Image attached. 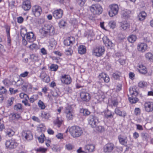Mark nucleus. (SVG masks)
<instances>
[{"label":"nucleus","instance_id":"29","mask_svg":"<svg viewBox=\"0 0 153 153\" xmlns=\"http://www.w3.org/2000/svg\"><path fill=\"white\" fill-rule=\"evenodd\" d=\"M104 43L105 46L111 47L112 46V43L110 41L106 36H104L102 38Z\"/></svg>","mask_w":153,"mask_h":153},{"label":"nucleus","instance_id":"4","mask_svg":"<svg viewBox=\"0 0 153 153\" xmlns=\"http://www.w3.org/2000/svg\"><path fill=\"white\" fill-rule=\"evenodd\" d=\"M132 88L130 87L129 89V91L131 95V97H129L128 99L130 102L131 103H135L138 100V99L136 97L137 95V93L134 91Z\"/></svg>","mask_w":153,"mask_h":153},{"label":"nucleus","instance_id":"32","mask_svg":"<svg viewBox=\"0 0 153 153\" xmlns=\"http://www.w3.org/2000/svg\"><path fill=\"white\" fill-rule=\"evenodd\" d=\"M20 115L19 114H11L10 115V120H17L20 118Z\"/></svg>","mask_w":153,"mask_h":153},{"label":"nucleus","instance_id":"3","mask_svg":"<svg viewBox=\"0 0 153 153\" xmlns=\"http://www.w3.org/2000/svg\"><path fill=\"white\" fill-rule=\"evenodd\" d=\"M90 10L94 15L101 14L103 10L101 6L99 4H93L89 7Z\"/></svg>","mask_w":153,"mask_h":153},{"label":"nucleus","instance_id":"6","mask_svg":"<svg viewBox=\"0 0 153 153\" xmlns=\"http://www.w3.org/2000/svg\"><path fill=\"white\" fill-rule=\"evenodd\" d=\"M67 119L68 120H72L74 116L73 109L71 105H68L65 107L64 111Z\"/></svg>","mask_w":153,"mask_h":153},{"label":"nucleus","instance_id":"63","mask_svg":"<svg viewBox=\"0 0 153 153\" xmlns=\"http://www.w3.org/2000/svg\"><path fill=\"white\" fill-rule=\"evenodd\" d=\"M73 51L71 49H68L65 51V53L68 55H71L73 53Z\"/></svg>","mask_w":153,"mask_h":153},{"label":"nucleus","instance_id":"8","mask_svg":"<svg viewBox=\"0 0 153 153\" xmlns=\"http://www.w3.org/2000/svg\"><path fill=\"white\" fill-rule=\"evenodd\" d=\"M18 145L16 141L14 139L7 140L5 143L6 148L12 149L15 148Z\"/></svg>","mask_w":153,"mask_h":153},{"label":"nucleus","instance_id":"40","mask_svg":"<svg viewBox=\"0 0 153 153\" xmlns=\"http://www.w3.org/2000/svg\"><path fill=\"white\" fill-rule=\"evenodd\" d=\"M5 133L6 135L9 137L12 136L15 134L14 131L12 129L10 128L7 129L5 131Z\"/></svg>","mask_w":153,"mask_h":153},{"label":"nucleus","instance_id":"39","mask_svg":"<svg viewBox=\"0 0 153 153\" xmlns=\"http://www.w3.org/2000/svg\"><path fill=\"white\" fill-rule=\"evenodd\" d=\"M145 57L146 59L151 62H153V54L152 53L148 52L145 54Z\"/></svg>","mask_w":153,"mask_h":153},{"label":"nucleus","instance_id":"16","mask_svg":"<svg viewBox=\"0 0 153 153\" xmlns=\"http://www.w3.org/2000/svg\"><path fill=\"white\" fill-rule=\"evenodd\" d=\"M63 11L61 9L55 10L53 13V17L56 19L61 18L63 16Z\"/></svg>","mask_w":153,"mask_h":153},{"label":"nucleus","instance_id":"19","mask_svg":"<svg viewBox=\"0 0 153 153\" xmlns=\"http://www.w3.org/2000/svg\"><path fill=\"white\" fill-rule=\"evenodd\" d=\"M80 97L83 101H88L91 99L89 94L85 91H82L80 93Z\"/></svg>","mask_w":153,"mask_h":153},{"label":"nucleus","instance_id":"46","mask_svg":"<svg viewBox=\"0 0 153 153\" xmlns=\"http://www.w3.org/2000/svg\"><path fill=\"white\" fill-rule=\"evenodd\" d=\"M46 128L45 126L43 124H41L39 125L38 128V130L40 131L41 132H43L46 130Z\"/></svg>","mask_w":153,"mask_h":153},{"label":"nucleus","instance_id":"45","mask_svg":"<svg viewBox=\"0 0 153 153\" xmlns=\"http://www.w3.org/2000/svg\"><path fill=\"white\" fill-rule=\"evenodd\" d=\"M38 96L37 95H33L29 98L30 103H33L38 98Z\"/></svg>","mask_w":153,"mask_h":153},{"label":"nucleus","instance_id":"5","mask_svg":"<svg viewBox=\"0 0 153 153\" xmlns=\"http://www.w3.org/2000/svg\"><path fill=\"white\" fill-rule=\"evenodd\" d=\"M110 10L108 12V15L111 17L116 15L118 13L119 7L118 4H112L109 5Z\"/></svg>","mask_w":153,"mask_h":153},{"label":"nucleus","instance_id":"38","mask_svg":"<svg viewBox=\"0 0 153 153\" xmlns=\"http://www.w3.org/2000/svg\"><path fill=\"white\" fill-rule=\"evenodd\" d=\"M137 39V36L134 35H131L128 38V41L131 43H134Z\"/></svg>","mask_w":153,"mask_h":153},{"label":"nucleus","instance_id":"26","mask_svg":"<svg viewBox=\"0 0 153 153\" xmlns=\"http://www.w3.org/2000/svg\"><path fill=\"white\" fill-rule=\"evenodd\" d=\"M118 140L120 143L123 145H126L127 142V137L121 135L119 136Z\"/></svg>","mask_w":153,"mask_h":153},{"label":"nucleus","instance_id":"44","mask_svg":"<svg viewBox=\"0 0 153 153\" xmlns=\"http://www.w3.org/2000/svg\"><path fill=\"white\" fill-rule=\"evenodd\" d=\"M27 30L25 27H24L21 28L20 30V33L22 37L25 36V35L27 33Z\"/></svg>","mask_w":153,"mask_h":153},{"label":"nucleus","instance_id":"10","mask_svg":"<svg viewBox=\"0 0 153 153\" xmlns=\"http://www.w3.org/2000/svg\"><path fill=\"white\" fill-rule=\"evenodd\" d=\"M60 80L62 83L66 85L70 84L72 81L70 76L68 74H63L61 76Z\"/></svg>","mask_w":153,"mask_h":153},{"label":"nucleus","instance_id":"23","mask_svg":"<svg viewBox=\"0 0 153 153\" xmlns=\"http://www.w3.org/2000/svg\"><path fill=\"white\" fill-rule=\"evenodd\" d=\"M137 69L138 71L142 74H145L147 72L146 67L142 64H139L137 66Z\"/></svg>","mask_w":153,"mask_h":153},{"label":"nucleus","instance_id":"20","mask_svg":"<svg viewBox=\"0 0 153 153\" xmlns=\"http://www.w3.org/2000/svg\"><path fill=\"white\" fill-rule=\"evenodd\" d=\"M23 137L27 141H30L33 139V136L31 132L30 131H24L22 134Z\"/></svg>","mask_w":153,"mask_h":153},{"label":"nucleus","instance_id":"7","mask_svg":"<svg viewBox=\"0 0 153 153\" xmlns=\"http://www.w3.org/2000/svg\"><path fill=\"white\" fill-rule=\"evenodd\" d=\"M105 48L103 46H99L94 48L93 50V54L94 56L100 57L104 54Z\"/></svg>","mask_w":153,"mask_h":153},{"label":"nucleus","instance_id":"30","mask_svg":"<svg viewBox=\"0 0 153 153\" xmlns=\"http://www.w3.org/2000/svg\"><path fill=\"white\" fill-rule=\"evenodd\" d=\"M78 53L81 55L85 54L86 51L85 46L83 45H79L78 48Z\"/></svg>","mask_w":153,"mask_h":153},{"label":"nucleus","instance_id":"60","mask_svg":"<svg viewBox=\"0 0 153 153\" xmlns=\"http://www.w3.org/2000/svg\"><path fill=\"white\" fill-rule=\"evenodd\" d=\"M9 91L11 94H15L19 92L18 90H14V89L12 88H10L9 89Z\"/></svg>","mask_w":153,"mask_h":153},{"label":"nucleus","instance_id":"33","mask_svg":"<svg viewBox=\"0 0 153 153\" xmlns=\"http://www.w3.org/2000/svg\"><path fill=\"white\" fill-rule=\"evenodd\" d=\"M115 112L117 114L123 117H124L126 115V113L125 111H121L118 108L115 109Z\"/></svg>","mask_w":153,"mask_h":153},{"label":"nucleus","instance_id":"11","mask_svg":"<svg viewBox=\"0 0 153 153\" xmlns=\"http://www.w3.org/2000/svg\"><path fill=\"white\" fill-rule=\"evenodd\" d=\"M137 49L139 52L143 53L147 51L148 45L146 43L144 42L139 43L137 45Z\"/></svg>","mask_w":153,"mask_h":153},{"label":"nucleus","instance_id":"25","mask_svg":"<svg viewBox=\"0 0 153 153\" xmlns=\"http://www.w3.org/2000/svg\"><path fill=\"white\" fill-rule=\"evenodd\" d=\"M40 77L42 80L45 82L48 83L50 80L49 76L44 72H42L40 74Z\"/></svg>","mask_w":153,"mask_h":153},{"label":"nucleus","instance_id":"2","mask_svg":"<svg viewBox=\"0 0 153 153\" xmlns=\"http://www.w3.org/2000/svg\"><path fill=\"white\" fill-rule=\"evenodd\" d=\"M69 131L74 138H77L81 136L83 133L81 128L77 126H73L69 128Z\"/></svg>","mask_w":153,"mask_h":153},{"label":"nucleus","instance_id":"28","mask_svg":"<svg viewBox=\"0 0 153 153\" xmlns=\"http://www.w3.org/2000/svg\"><path fill=\"white\" fill-rule=\"evenodd\" d=\"M120 27L123 30L128 29L130 27V24L126 21H123L120 23Z\"/></svg>","mask_w":153,"mask_h":153},{"label":"nucleus","instance_id":"36","mask_svg":"<svg viewBox=\"0 0 153 153\" xmlns=\"http://www.w3.org/2000/svg\"><path fill=\"white\" fill-rule=\"evenodd\" d=\"M85 149L88 152H92L94 151L95 146L93 144H88L85 146Z\"/></svg>","mask_w":153,"mask_h":153},{"label":"nucleus","instance_id":"24","mask_svg":"<svg viewBox=\"0 0 153 153\" xmlns=\"http://www.w3.org/2000/svg\"><path fill=\"white\" fill-rule=\"evenodd\" d=\"M75 38L73 37H70L65 39L64 42V44L66 46L73 45L75 42Z\"/></svg>","mask_w":153,"mask_h":153},{"label":"nucleus","instance_id":"18","mask_svg":"<svg viewBox=\"0 0 153 153\" xmlns=\"http://www.w3.org/2000/svg\"><path fill=\"white\" fill-rule=\"evenodd\" d=\"M25 37L28 42H33L36 39V36L32 32H28Z\"/></svg>","mask_w":153,"mask_h":153},{"label":"nucleus","instance_id":"58","mask_svg":"<svg viewBox=\"0 0 153 153\" xmlns=\"http://www.w3.org/2000/svg\"><path fill=\"white\" fill-rule=\"evenodd\" d=\"M14 109L18 111L22 109V105L21 104L18 103L14 107Z\"/></svg>","mask_w":153,"mask_h":153},{"label":"nucleus","instance_id":"22","mask_svg":"<svg viewBox=\"0 0 153 153\" xmlns=\"http://www.w3.org/2000/svg\"><path fill=\"white\" fill-rule=\"evenodd\" d=\"M31 6L30 1L29 0H26L23 2L22 7L25 10H29Z\"/></svg>","mask_w":153,"mask_h":153},{"label":"nucleus","instance_id":"43","mask_svg":"<svg viewBox=\"0 0 153 153\" xmlns=\"http://www.w3.org/2000/svg\"><path fill=\"white\" fill-rule=\"evenodd\" d=\"M47 149L42 147H40L35 149L37 152L45 153L47 151Z\"/></svg>","mask_w":153,"mask_h":153},{"label":"nucleus","instance_id":"14","mask_svg":"<svg viewBox=\"0 0 153 153\" xmlns=\"http://www.w3.org/2000/svg\"><path fill=\"white\" fill-rule=\"evenodd\" d=\"M115 148L113 143H108L105 145L103 147L104 151L106 153L111 152Z\"/></svg>","mask_w":153,"mask_h":153},{"label":"nucleus","instance_id":"31","mask_svg":"<svg viewBox=\"0 0 153 153\" xmlns=\"http://www.w3.org/2000/svg\"><path fill=\"white\" fill-rule=\"evenodd\" d=\"M36 136L39 143H42L44 142L45 137L43 132H39V135H37Z\"/></svg>","mask_w":153,"mask_h":153},{"label":"nucleus","instance_id":"15","mask_svg":"<svg viewBox=\"0 0 153 153\" xmlns=\"http://www.w3.org/2000/svg\"><path fill=\"white\" fill-rule=\"evenodd\" d=\"M19 97L21 99L23 100L22 102L25 105L30 106V104L28 102V100L29 99V97L26 94L24 93H21L19 94Z\"/></svg>","mask_w":153,"mask_h":153},{"label":"nucleus","instance_id":"55","mask_svg":"<svg viewBox=\"0 0 153 153\" xmlns=\"http://www.w3.org/2000/svg\"><path fill=\"white\" fill-rule=\"evenodd\" d=\"M141 113V110L139 108H136L134 110V114L136 116L139 115Z\"/></svg>","mask_w":153,"mask_h":153},{"label":"nucleus","instance_id":"57","mask_svg":"<svg viewBox=\"0 0 153 153\" xmlns=\"http://www.w3.org/2000/svg\"><path fill=\"white\" fill-rule=\"evenodd\" d=\"M108 25L111 28L114 29L116 26V22L114 21H111L109 22Z\"/></svg>","mask_w":153,"mask_h":153},{"label":"nucleus","instance_id":"53","mask_svg":"<svg viewBox=\"0 0 153 153\" xmlns=\"http://www.w3.org/2000/svg\"><path fill=\"white\" fill-rule=\"evenodd\" d=\"M37 45L36 44L32 43L28 46V48L30 50H34L37 48Z\"/></svg>","mask_w":153,"mask_h":153},{"label":"nucleus","instance_id":"56","mask_svg":"<svg viewBox=\"0 0 153 153\" xmlns=\"http://www.w3.org/2000/svg\"><path fill=\"white\" fill-rule=\"evenodd\" d=\"M97 131L99 132H102L105 131V128L102 126H99L96 127Z\"/></svg>","mask_w":153,"mask_h":153},{"label":"nucleus","instance_id":"12","mask_svg":"<svg viewBox=\"0 0 153 153\" xmlns=\"http://www.w3.org/2000/svg\"><path fill=\"white\" fill-rule=\"evenodd\" d=\"M94 97L95 99L97 100L96 102H99L103 101L105 97V96L103 92L99 91L97 93L94 94Z\"/></svg>","mask_w":153,"mask_h":153},{"label":"nucleus","instance_id":"59","mask_svg":"<svg viewBox=\"0 0 153 153\" xmlns=\"http://www.w3.org/2000/svg\"><path fill=\"white\" fill-rule=\"evenodd\" d=\"M65 147L66 149L68 150H71L74 149V146L71 144L69 143L66 144L65 146Z\"/></svg>","mask_w":153,"mask_h":153},{"label":"nucleus","instance_id":"37","mask_svg":"<svg viewBox=\"0 0 153 153\" xmlns=\"http://www.w3.org/2000/svg\"><path fill=\"white\" fill-rule=\"evenodd\" d=\"M63 120L61 117H57L56 119L54 121V123L59 127L61 125Z\"/></svg>","mask_w":153,"mask_h":153},{"label":"nucleus","instance_id":"13","mask_svg":"<svg viewBox=\"0 0 153 153\" xmlns=\"http://www.w3.org/2000/svg\"><path fill=\"white\" fill-rule=\"evenodd\" d=\"M32 11L33 14L36 17H38L41 15L42 12V10L40 7L36 5L32 7Z\"/></svg>","mask_w":153,"mask_h":153},{"label":"nucleus","instance_id":"47","mask_svg":"<svg viewBox=\"0 0 153 153\" xmlns=\"http://www.w3.org/2000/svg\"><path fill=\"white\" fill-rule=\"evenodd\" d=\"M80 112L81 113H82L84 115H88L90 113V112L86 109H81Z\"/></svg>","mask_w":153,"mask_h":153},{"label":"nucleus","instance_id":"51","mask_svg":"<svg viewBox=\"0 0 153 153\" xmlns=\"http://www.w3.org/2000/svg\"><path fill=\"white\" fill-rule=\"evenodd\" d=\"M4 27L6 29L7 36H10V26L8 25H6L4 26Z\"/></svg>","mask_w":153,"mask_h":153},{"label":"nucleus","instance_id":"34","mask_svg":"<svg viewBox=\"0 0 153 153\" xmlns=\"http://www.w3.org/2000/svg\"><path fill=\"white\" fill-rule=\"evenodd\" d=\"M146 16V13L145 11H141L138 15V19L140 21H143L145 19Z\"/></svg>","mask_w":153,"mask_h":153},{"label":"nucleus","instance_id":"35","mask_svg":"<svg viewBox=\"0 0 153 153\" xmlns=\"http://www.w3.org/2000/svg\"><path fill=\"white\" fill-rule=\"evenodd\" d=\"M41 116L42 118L45 120H47L50 118L51 116L49 113L42 111V112Z\"/></svg>","mask_w":153,"mask_h":153},{"label":"nucleus","instance_id":"64","mask_svg":"<svg viewBox=\"0 0 153 153\" xmlns=\"http://www.w3.org/2000/svg\"><path fill=\"white\" fill-rule=\"evenodd\" d=\"M56 137L58 139H62L63 138V134L61 133H58L56 135Z\"/></svg>","mask_w":153,"mask_h":153},{"label":"nucleus","instance_id":"1","mask_svg":"<svg viewBox=\"0 0 153 153\" xmlns=\"http://www.w3.org/2000/svg\"><path fill=\"white\" fill-rule=\"evenodd\" d=\"M40 31L41 33L44 36H45L46 34L52 36L55 33L54 27L51 25H45Z\"/></svg>","mask_w":153,"mask_h":153},{"label":"nucleus","instance_id":"49","mask_svg":"<svg viewBox=\"0 0 153 153\" xmlns=\"http://www.w3.org/2000/svg\"><path fill=\"white\" fill-rule=\"evenodd\" d=\"M113 76L115 79H117L121 76V73L120 72L117 71L113 74Z\"/></svg>","mask_w":153,"mask_h":153},{"label":"nucleus","instance_id":"17","mask_svg":"<svg viewBox=\"0 0 153 153\" xmlns=\"http://www.w3.org/2000/svg\"><path fill=\"white\" fill-rule=\"evenodd\" d=\"M144 108L146 111L147 112H151L153 111V102H146L144 104Z\"/></svg>","mask_w":153,"mask_h":153},{"label":"nucleus","instance_id":"41","mask_svg":"<svg viewBox=\"0 0 153 153\" xmlns=\"http://www.w3.org/2000/svg\"><path fill=\"white\" fill-rule=\"evenodd\" d=\"M114 114L108 109L104 111L105 116L106 117H113Z\"/></svg>","mask_w":153,"mask_h":153},{"label":"nucleus","instance_id":"9","mask_svg":"<svg viewBox=\"0 0 153 153\" xmlns=\"http://www.w3.org/2000/svg\"><path fill=\"white\" fill-rule=\"evenodd\" d=\"M88 121L89 124L93 128L95 127L99 123L98 117L94 116H90Z\"/></svg>","mask_w":153,"mask_h":153},{"label":"nucleus","instance_id":"50","mask_svg":"<svg viewBox=\"0 0 153 153\" xmlns=\"http://www.w3.org/2000/svg\"><path fill=\"white\" fill-rule=\"evenodd\" d=\"M87 0H76L77 4L81 7L83 6Z\"/></svg>","mask_w":153,"mask_h":153},{"label":"nucleus","instance_id":"21","mask_svg":"<svg viewBox=\"0 0 153 153\" xmlns=\"http://www.w3.org/2000/svg\"><path fill=\"white\" fill-rule=\"evenodd\" d=\"M98 78L101 82L104 81L106 83L108 82L110 80L108 76L104 73L100 74L98 76Z\"/></svg>","mask_w":153,"mask_h":153},{"label":"nucleus","instance_id":"48","mask_svg":"<svg viewBox=\"0 0 153 153\" xmlns=\"http://www.w3.org/2000/svg\"><path fill=\"white\" fill-rule=\"evenodd\" d=\"M38 105L39 107L41 109H44L45 108V106L44 103L40 100H39L38 102Z\"/></svg>","mask_w":153,"mask_h":153},{"label":"nucleus","instance_id":"61","mask_svg":"<svg viewBox=\"0 0 153 153\" xmlns=\"http://www.w3.org/2000/svg\"><path fill=\"white\" fill-rule=\"evenodd\" d=\"M65 24L66 22L65 21L61 20L59 23V26L60 27H62L65 25Z\"/></svg>","mask_w":153,"mask_h":153},{"label":"nucleus","instance_id":"27","mask_svg":"<svg viewBox=\"0 0 153 153\" xmlns=\"http://www.w3.org/2000/svg\"><path fill=\"white\" fill-rule=\"evenodd\" d=\"M131 12L129 10L126 9L122 10L121 12V16L124 19H127L129 17Z\"/></svg>","mask_w":153,"mask_h":153},{"label":"nucleus","instance_id":"54","mask_svg":"<svg viewBox=\"0 0 153 153\" xmlns=\"http://www.w3.org/2000/svg\"><path fill=\"white\" fill-rule=\"evenodd\" d=\"M3 82L4 85L8 86L10 85L11 84V82L8 79H5L3 81Z\"/></svg>","mask_w":153,"mask_h":153},{"label":"nucleus","instance_id":"52","mask_svg":"<svg viewBox=\"0 0 153 153\" xmlns=\"http://www.w3.org/2000/svg\"><path fill=\"white\" fill-rule=\"evenodd\" d=\"M58 68V66L57 65L52 64L50 67V68L51 71H56Z\"/></svg>","mask_w":153,"mask_h":153},{"label":"nucleus","instance_id":"62","mask_svg":"<svg viewBox=\"0 0 153 153\" xmlns=\"http://www.w3.org/2000/svg\"><path fill=\"white\" fill-rule=\"evenodd\" d=\"M29 74V72L27 71H25L21 73L20 75V77H25L27 76Z\"/></svg>","mask_w":153,"mask_h":153},{"label":"nucleus","instance_id":"42","mask_svg":"<svg viewBox=\"0 0 153 153\" xmlns=\"http://www.w3.org/2000/svg\"><path fill=\"white\" fill-rule=\"evenodd\" d=\"M148 85V83L147 82L143 81H140L138 84V86L141 88L146 87Z\"/></svg>","mask_w":153,"mask_h":153}]
</instances>
